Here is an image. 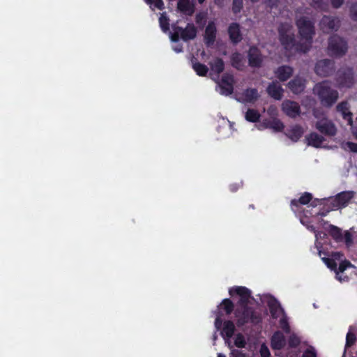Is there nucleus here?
I'll return each mask as SVG.
<instances>
[{
	"mask_svg": "<svg viewBox=\"0 0 357 357\" xmlns=\"http://www.w3.org/2000/svg\"><path fill=\"white\" fill-rule=\"evenodd\" d=\"M176 30L180 31L181 38L183 41L193 40L197 36V29L195 26V25L192 23H188L185 28L176 26Z\"/></svg>",
	"mask_w": 357,
	"mask_h": 357,
	"instance_id": "9b49d317",
	"label": "nucleus"
},
{
	"mask_svg": "<svg viewBox=\"0 0 357 357\" xmlns=\"http://www.w3.org/2000/svg\"><path fill=\"white\" fill-rule=\"evenodd\" d=\"M159 23L162 31L167 32L169 29V19L166 13H161L159 17Z\"/></svg>",
	"mask_w": 357,
	"mask_h": 357,
	"instance_id": "cd10ccee",
	"label": "nucleus"
},
{
	"mask_svg": "<svg viewBox=\"0 0 357 357\" xmlns=\"http://www.w3.org/2000/svg\"><path fill=\"white\" fill-rule=\"evenodd\" d=\"M303 357H316L315 352L312 349H307L303 355Z\"/></svg>",
	"mask_w": 357,
	"mask_h": 357,
	"instance_id": "5fc2aeb1",
	"label": "nucleus"
},
{
	"mask_svg": "<svg viewBox=\"0 0 357 357\" xmlns=\"http://www.w3.org/2000/svg\"><path fill=\"white\" fill-rule=\"evenodd\" d=\"M264 123L266 128L273 129L275 131H281L284 128L283 123L276 119L264 122Z\"/></svg>",
	"mask_w": 357,
	"mask_h": 357,
	"instance_id": "bb28decb",
	"label": "nucleus"
},
{
	"mask_svg": "<svg viewBox=\"0 0 357 357\" xmlns=\"http://www.w3.org/2000/svg\"><path fill=\"white\" fill-rule=\"evenodd\" d=\"M192 67H199V68H202V67H206V66H205L204 64L200 63H197L194 64L192 66Z\"/></svg>",
	"mask_w": 357,
	"mask_h": 357,
	"instance_id": "e2e57ef3",
	"label": "nucleus"
},
{
	"mask_svg": "<svg viewBox=\"0 0 357 357\" xmlns=\"http://www.w3.org/2000/svg\"><path fill=\"white\" fill-rule=\"evenodd\" d=\"M353 266L350 261L344 259L340 262L339 267L335 268V272L339 271V273H342L347 268Z\"/></svg>",
	"mask_w": 357,
	"mask_h": 357,
	"instance_id": "f704fd0d",
	"label": "nucleus"
},
{
	"mask_svg": "<svg viewBox=\"0 0 357 357\" xmlns=\"http://www.w3.org/2000/svg\"><path fill=\"white\" fill-rule=\"evenodd\" d=\"M285 344V340L281 332H276L272 337L271 346L274 349H280Z\"/></svg>",
	"mask_w": 357,
	"mask_h": 357,
	"instance_id": "4be33fe9",
	"label": "nucleus"
},
{
	"mask_svg": "<svg viewBox=\"0 0 357 357\" xmlns=\"http://www.w3.org/2000/svg\"><path fill=\"white\" fill-rule=\"evenodd\" d=\"M263 3L266 8L269 9L268 11L271 12L272 9L278 7V0H264Z\"/></svg>",
	"mask_w": 357,
	"mask_h": 357,
	"instance_id": "c9c22d12",
	"label": "nucleus"
},
{
	"mask_svg": "<svg viewBox=\"0 0 357 357\" xmlns=\"http://www.w3.org/2000/svg\"><path fill=\"white\" fill-rule=\"evenodd\" d=\"M267 112L270 115L274 116L277 113V109L275 107L271 106L268 109Z\"/></svg>",
	"mask_w": 357,
	"mask_h": 357,
	"instance_id": "052dcab7",
	"label": "nucleus"
},
{
	"mask_svg": "<svg viewBox=\"0 0 357 357\" xmlns=\"http://www.w3.org/2000/svg\"><path fill=\"white\" fill-rule=\"evenodd\" d=\"M342 148L344 150H347V151L348 150V151H351L352 152L357 153V144L356 143H354V142H347L343 143Z\"/></svg>",
	"mask_w": 357,
	"mask_h": 357,
	"instance_id": "58836bf2",
	"label": "nucleus"
},
{
	"mask_svg": "<svg viewBox=\"0 0 357 357\" xmlns=\"http://www.w3.org/2000/svg\"><path fill=\"white\" fill-rule=\"evenodd\" d=\"M307 229L314 233L316 231L315 228L312 225L307 226Z\"/></svg>",
	"mask_w": 357,
	"mask_h": 357,
	"instance_id": "0e129e2a",
	"label": "nucleus"
},
{
	"mask_svg": "<svg viewBox=\"0 0 357 357\" xmlns=\"http://www.w3.org/2000/svg\"><path fill=\"white\" fill-rule=\"evenodd\" d=\"M317 70H316V73L317 74H319L321 72L320 71H322L324 70V68H316Z\"/></svg>",
	"mask_w": 357,
	"mask_h": 357,
	"instance_id": "338daca9",
	"label": "nucleus"
},
{
	"mask_svg": "<svg viewBox=\"0 0 357 357\" xmlns=\"http://www.w3.org/2000/svg\"><path fill=\"white\" fill-rule=\"evenodd\" d=\"M205 0H198L199 3L202 4Z\"/></svg>",
	"mask_w": 357,
	"mask_h": 357,
	"instance_id": "774afa93",
	"label": "nucleus"
},
{
	"mask_svg": "<svg viewBox=\"0 0 357 357\" xmlns=\"http://www.w3.org/2000/svg\"><path fill=\"white\" fill-rule=\"evenodd\" d=\"M229 292L233 298L236 296L239 297L234 312L238 325H243L249 321L257 322L258 316L255 314L252 308L247 305L250 297V290L244 287H235L230 289Z\"/></svg>",
	"mask_w": 357,
	"mask_h": 357,
	"instance_id": "f257e3e1",
	"label": "nucleus"
},
{
	"mask_svg": "<svg viewBox=\"0 0 357 357\" xmlns=\"http://www.w3.org/2000/svg\"><path fill=\"white\" fill-rule=\"evenodd\" d=\"M336 278L340 281V282H344V281H347L348 280V277L347 276H344L342 277L341 273H339V271H336Z\"/></svg>",
	"mask_w": 357,
	"mask_h": 357,
	"instance_id": "13d9d810",
	"label": "nucleus"
},
{
	"mask_svg": "<svg viewBox=\"0 0 357 357\" xmlns=\"http://www.w3.org/2000/svg\"><path fill=\"white\" fill-rule=\"evenodd\" d=\"M307 140L309 145L319 148L322 145L324 138L316 132H312L307 137Z\"/></svg>",
	"mask_w": 357,
	"mask_h": 357,
	"instance_id": "5701e85b",
	"label": "nucleus"
},
{
	"mask_svg": "<svg viewBox=\"0 0 357 357\" xmlns=\"http://www.w3.org/2000/svg\"><path fill=\"white\" fill-rule=\"evenodd\" d=\"M228 33L231 41L234 43H237L242 39L239 25L236 23H233L229 26Z\"/></svg>",
	"mask_w": 357,
	"mask_h": 357,
	"instance_id": "6ab92c4d",
	"label": "nucleus"
},
{
	"mask_svg": "<svg viewBox=\"0 0 357 357\" xmlns=\"http://www.w3.org/2000/svg\"><path fill=\"white\" fill-rule=\"evenodd\" d=\"M343 241L348 248L353 244V236L349 231H346L343 234Z\"/></svg>",
	"mask_w": 357,
	"mask_h": 357,
	"instance_id": "ea45409f",
	"label": "nucleus"
},
{
	"mask_svg": "<svg viewBox=\"0 0 357 357\" xmlns=\"http://www.w3.org/2000/svg\"><path fill=\"white\" fill-rule=\"evenodd\" d=\"M279 40L286 50L296 51V46L301 43H296L295 36L292 25L289 22H280L278 26Z\"/></svg>",
	"mask_w": 357,
	"mask_h": 357,
	"instance_id": "7ed1b4c3",
	"label": "nucleus"
},
{
	"mask_svg": "<svg viewBox=\"0 0 357 357\" xmlns=\"http://www.w3.org/2000/svg\"><path fill=\"white\" fill-rule=\"evenodd\" d=\"M337 112L347 121L348 125H351L352 114L349 110V105L347 102H342L337 106Z\"/></svg>",
	"mask_w": 357,
	"mask_h": 357,
	"instance_id": "2eb2a0df",
	"label": "nucleus"
},
{
	"mask_svg": "<svg viewBox=\"0 0 357 357\" xmlns=\"http://www.w3.org/2000/svg\"><path fill=\"white\" fill-rule=\"evenodd\" d=\"M234 330L235 326L232 321H225V333L227 337H231L234 334Z\"/></svg>",
	"mask_w": 357,
	"mask_h": 357,
	"instance_id": "473e14b6",
	"label": "nucleus"
},
{
	"mask_svg": "<svg viewBox=\"0 0 357 357\" xmlns=\"http://www.w3.org/2000/svg\"><path fill=\"white\" fill-rule=\"evenodd\" d=\"M314 234H315L316 241H318L319 238H323L325 236V234H324V233H322L321 231H316L314 232ZM315 245L317 248V249H319V248H320V243H319L316 242Z\"/></svg>",
	"mask_w": 357,
	"mask_h": 357,
	"instance_id": "3c124183",
	"label": "nucleus"
},
{
	"mask_svg": "<svg viewBox=\"0 0 357 357\" xmlns=\"http://www.w3.org/2000/svg\"><path fill=\"white\" fill-rule=\"evenodd\" d=\"M302 127L295 125L291 126L286 132V135L293 142H297L303 135Z\"/></svg>",
	"mask_w": 357,
	"mask_h": 357,
	"instance_id": "412c9836",
	"label": "nucleus"
},
{
	"mask_svg": "<svg viewBox=\"0 0 357 357\" xmlns=\"http://www.w3.org/2000/svg\"><path fill=\"white\" fill-rule=\"evenodd\" d=\"M235 345L238 348H243L245 346V340L241 334H238L234 340Z\"/></svg>",
	"mask_w": 357,
	"mask_h": 357,
	"instance_id": "e433bc0d",
	"label": "nucleus"
},
{
	"mask_svg": "<svg viewBox=\"0 0 357 357\" xmlns=\"http://www.w3.org/2000/svg\"><path fill=\"white\" fill-rule=\"evenodd\" d=\"M180 37H181L180 31L176 30V27H175L174 31L171 36V40L173 42H178L179 40Z\"/></svg>",
	"mask_w": 357,
	"mask_h": 357,
	"instance_id": "8fccbe9b",
	"label": "nucleus"
},
{
	"mask_svg": "<svg viewBox=\"0 0 357 357\" xmlns=\"http://www.w3.org/2000/svg\"><path fill=\"white\" fill-rule=\"evenodd\" d=\"M342 257H343V255L341 252H333L332 255H331V258L334 259L335 261V260H339V261H342Z\"/></svg>",
	"mask_w": 357,
	"mask_h": 357,
	"instance_id": "864d4df0",
	"label": "nucleus"
},
{
	"mask_svg": "<svg viewBox=\"0 0 357 357\" xmlns=\"http://www.w3.org/2000/svg\"><path fill=\"white\" fill-rule=\"evenodd\" d=\"M177 8L182 13L192 16L195 10V6L194 2L183 1L177 3Z\"/></svg>",
	"mask_w": 357,
	"mask_h": 357,
	"instance_id": "aec40b11",
	"label": "nucleus"
},
{
	"mask_svg": "<svg viewBox=\"0 0 357 357\" xmlns=\"http://www.w3.org/2000/svg\"><path fill=\"white\" fill-rule=\"evenodd\" d=\"M260 354L261 357H270L271 355L268 348L265 344L261 346Z\"/></svg>",
	"mask_w": 357,
	"mask_h": 357,
	"instance_id": "09e8293b",
	"label": "nucleus"
},
{
	"mask_svg": "<svg viewBox=\"0 0 357 357\" xmlns=\"http://www.w3.org/2000/svg\"><path fill=\"white\" fill-rule=\"evenodd\" d=\"M299 343H300V340L298 337H296L294 335L290 336L289 340V346L294 347H296L297 345H298Z\"/></svg>",
	"mask_w": 357,
	"mask_h": 357,
	"instance_id": "49530a36",
	"label": "nucleus"
},
{
	"mask_svg": "<svg viewBox=\"0 0 357 357\" xmlns=\"http://www.w3.org/2000/svg\"><path fill=\"white\" fill-rule=\"evenodd\" d=\"M268 95L275 100H281L283 96V89L280 84L273 82L267 88Z\"/></svg>",
	"mask_w": 357,
	"mask_h": 357,
	"instance_id": "f3484780",
	"label": "nucleus"
},
{
	"mask_svg": "<svg viewBox=\"0 0 357 357\" xmlns=\"http://www.w3.org/2000/svg\"><path fill=\"white\" fill-rule=\"evenodd\" d=\"M217 29L213 22H210L206 27L204 35V41L206 47H210L214 45L216 39Z\"/></svg>",
	"mask_w": 357,
	"mask_h": 357,
	"instance_id": "9d476101",
	"label": "nucleus"
},
{
	"mask_svg": "<svg viewBox=\"0 0 357 357\" xmlns=\"http://www.w3.org/2000/svg\"><path fill=\"white\" fill-rule=\"evenodd\" d=\"M349 16L354 20L357 21V3H352L349 7Z\"/></svg>",
	"mask_w": 357,
	"mask_h": 357,
	"instance_id": "4c0bfd02",
	"label": "nucleus"
},
{
	"mask_svg": "<svg viewBox=\"0 0 357 357\" xmlns=\"http://www.w3.org/2000/svg\"><path fill=\"white\" fill-rule=\"evenodd\" d=\"M329 233L331 236L337 242L343 241V234L342 230L333 225L330 226Z\"/></svg>",
	"mask_w": 357,
	"mask_h": 357,
	"instance_id": "a878e982",
	"label": "nucleus"
},
{
	"mask_svg": "<svg viewBox=\"0 0 357 357\" xmlns=\"http://www.w3.org/2000/svg\"><path fill=\"white\" fill-rule=\"evenodd\" d=\"M331 5L335 8H340L344 3V0H330Z\"/></svg>",
	"mask_w": 357,
	"mask_h": 357,
	"instance_id": "603ef678",
	"label": "nucleus"
},
{
	"mask_svg": "<svg viewBox=\"0 0 357 357\" xmlns=\"http://www.w3.org/2000/svg\"><path fill=\"white\" fill-rule=\"evenodd\" d=\"M275 74L280 81H285L292 75V68H277Z\"/></svg>",
	"mask_w": 357,
	"mask_h": 357,
	"instance_id": "b1692460",
	"label": "nucleus"
},
{
	"mask_svg": "<svg viewBox=\"0 0 357 357\" xmlns=\"http://www.w3.org/2000/svg\"><path fill=\"white\" fill-rule=\"evenodd\" d=\"M354 192L346 191L337 194L331 199L333 209H340L346 207L354 197Z\"/></svg>",
	"mask_w": 357,
	"mask_h": 357,
	"instance_id": "0eeeda50",
	"label": "nucleus"
},
{
	"mask_svg": "<svg viewBox=\"0 0 357 357\" xmlns=\"http://www.w3.org/2000/svg\"><path fill=\"white\" fill-rule=\"evenodd\" d=\"M231 355L233 357H245V355L238 350L233 351Z\"/></svg>",
	"mask_w": 357,
	"mask_h": 357,
	"instance_id": "bf43d9fd",
	"label": "nucleus"
},
{
	"mask_svg": "<svg viewBox=\"0 0 357 357\" xmlns=\"http://www.w3.org/2000/svg\"><path fill=\"white\" fill-rule=\"evenodd\" d=\"M241 54H234L232 56V61H233L232 65L237 64L239 62V61L241 60Z\"/></svg>",
	"mask_w": 357,
	"mask_h": 357,
	"instance_id": "4d7b16f0",
	"label": "nucleus"
},
{
	"mask_svg": "<svg viewBox=\"0 0 357 357\" xmlns=\"http://www.w3.org/2000/svg\"><path fill=\"white\" fill-rule=\"evenodd\" d=\"M296 24L302 39L305 40V42L301 43V45L296 46V51L305 53L311 46L312 36L314 34V26L309 17L298 13L296 15Z\"/></svg>",
	"mask_w": 357,
	"mask_h": 357,
	"instance_id": "f03ea898",
	"label": "nucleus"
},
{
	"mask_svg": "<svg viewBox=\"0 0 357 357\" xmlns=\"http://www.w3.org/2000/svg\"><path fill=\"white\" fill-rule=\"evenodd\" d=\"M354 75L351 68H346L339 75L337 82L341 86L350 87L354 83Z\"/></svg>",
	"mask_w": 357,
	"mask_h": 357,
	"instance_id": "4468645a",
	"label": "nucleus"
},
{
	"mask_svg": "<svg viewBox=\"0 0 357 357\" xmlns=\"http://www.w3.org/2000/svg\"><path fill=\"white\" fill-rule=\"evenodd\" d=\"M225 94L229 95L232 93L233 86L232 84L234 83V78L231 75H225Z\"/></svg>",
	"mask_w": 357,
	"mask_h": 357,
	"instance_id": "c85d7f7f",
	"label": "nucleus"
},
{
	"mask_svg": "<svg viewBox=\"0 0 357 357\" xmlns=\"http://www.w3.org/2000/svg\"><path fill=\"white\" fill-rule=\"evenodd\" d=\"M280 317H281V319H280V326L284 331L288 332L289 331V326H288L287 321V319H286V317L284 316V314H283V315H281Z\"/></svg>",
	"mask_w": 357,
	"mask_h": 357,
	"instance_id": "de8ad7c7",
	"label": "nucleus"
},
{
	"mask_svg": "<svg viewBox=\"0 0 357 357\" xmlns=\"http://www.w3.org/2000/svg\"><path fill=\"white\" fill-rule=\"evenodd\" d=\"M267 305L270 309L271 314L274 319L280 317L283 315L284 310L279 302L273 297H269L267 301Z\"/></svg>",
	"mask_w": 357,
	"mask_h": 357,
	"instance_id": "ddd939ff",
	"label": "nucleus"
},
{
	"mask_svg": "<svg viewBox=\"0 0 357 357\" xmlns=\"http://www.w3.org/2000/svg\"><path fill=\"white\" fill-rule=\"evenodd\" d=\"M288 86L294 93L298 94L305 89V80L301 77H296L288 83Z\"/></svg>",
	"mask_w": 357,
	"mask_h": 357,
	"instance_id": "a211bd4d",
	"label": "nucleus"
},
{
	"mask_svg": "<svg viewBox=\"0 0 357 357\" xmlns=\"http://www.w3.org/2000/svg\"><path fill=\"white\" fill-rule=\"evenodd\" d=\"M351 126L352 133L355 136V137L357 139V117L356 118L354 124L351 123Z\"/></svg>",
	"mask_w": 357,
	"mask_h": 357,
	"instance_id": "6e6d98bb",
	"label": "nucleus"
},
{
	"mask_svg": "<svg viewBox=\"0 0 357 357\" xmlns=\"http://www.w3.org/2000/svg\"><path fill=\"white\" fill-rule=\"evenodd\" d=\"M320 26L326 33L336 31L340 26V20L336 17L324 16L320 22Z\"/></svg>",
	"mask_w": 357,
	"mask_h": 357,
	"instance_id": "1a4fd4ad",
	"label": "nucleus"
},
{
	"mask_svg": "<svg viewBox=\"0 0 357 357\" xmlns=\"http://www.w3.org/2000/svg\"><path fill=\"white\" fill-rule=\"evenodd\" d=\"M259 97L258 91L255 89L245 90L239 97V100L243 102H254Z\"/></svg>",
	"mask_w": 357,
	"mask_h": 357,
	"instance_id": "dca6fc26",
	"label": "nucleus"
},
{
	"mask_svg": "<svg viewBox=\"0 0 357 357\" xmlns=\"http://www.w3.org/2000/svg\"><path fill=\"white\" fill-rule=\"evenodd\" d=\"M175 51H176V52H181V51H182V46H180L179 47H176V48H175Z\"/></svg>",
	"mask_w": 357,
	"mask_h": 357,
	"instance_id": "69168bd1",
	"label": "nucleus"
},
{
	"mask_svg": "<svg viewBox=\"0 0 357 357\" xmlns=\"http://www.w3.org/2000/svg\"><path fill=\"white\" fill-rule=\"evenodd\" d=\"M243 7V0H233L232 10L236 13L241 11Z\"/></svg>",
	"mask_w": 357,
	"mask_h": 357,
	"instance_id": "c03bdc74",
	"label": "nucleus"
},
{
	"mask_svg": "<svg viewBox=\"0 0 357 357\" xmlns=\"http://www.w3.org/2000/svg\"><path fill=\"white\" fill-rule=\"evenodd\" d=\"M322 261L327 265L328 268H330L331 270L335 271V268L337 267V264L334 261V259L332 258H327V257H322Z\"/></svg>",
	"mask_w": 357,
	"mask_h": 357,
	"instance_id": "79ce46f5",
	"label": "nucleus"
},
{
	"mask_svg": "<svg viewBox=\"0 0 357 357\" xmlns=\"http://www.w3.org/2000/svg\"><path fill=\"white\" fill-rule=\"evenodd\" d=\"M356 342V335L351 332H348L346 337V347H349Z\"/></svg>",
	"mask_w": 357,
	"mask_h": 357,
	"instance_id": "a19ab883",
	"label": "nucleus"
},
{
	"mask_svg": "<svg viewBox=\"0 0 357 357\" xmlns=\"http://www.w3.org/2000/svg\"><path fill=\"white\" fill-rule=\"evenodd\" d=\"M312 195L309 192H305L303 195L301 196V197L296 200L294 199L291 201V204L292 206H298V204H307L312 199Z\"/></svg>",
	"mask_w": 357,
	"mask_h": 357,
	"instance_id": "393cba45",
	"label": "nucleus"
},
{
	"mask_svg": "<svg viewBox=\"0 0 357 357\" xmlns=\"http://www.w3.org/2000/svg\"><path fill=\"white\" fill-rule=\"evenodd\" d=\"M263 59L262 55L257 47H252L250 48L248 51V60L251 66L257 67L261 66Z\"/></svg>",
	"mask_w": 357,
	"mask_h": 357,
	"instance_id": "f8f14e48",
	"label": "nucleus"
},
{
	"mask_svg": "<svg viewBox=\"0 0 357 357\" xmlns=\"http://www.w3.org/2000/svg\"><path fill=\"white\" fill-rule=\"evenodd\" d=\"M207 13L202 11L197 13L195 16V22L201 28H203L206 23Z\"/></svg>",
	"mask_w": 357,
	"mask_h": 357,
	"instance_id": "c756f323",
	"label": "nucleus"
},
{
	"mask_svg": "<svg viewBox=\"0 0 357 357\" xmlns=\"http://www.w3.org/2000/svg\"><path fill=\"white\" fill-rule=\"evenodd\" d=\"M331 65H333V61L326 59L319 61L317 67H326Z\"/></svg>",
	"mask_w": 357,
	"mask_h": 357,
	"instance_id": "a18cd8bd",
	"label": "nucleus"
},
{
	"mask_svg": "<svg viewBox=\"0 0 357 357\" xmlns=\"http://www.w3.org/2000/svg\"><path fill=\"white\" fill-rule=\"evenodd\" d=\"M328 51L332 55L342 56L347 51V42L342 38L334 35L328 39Z\"/></svg>",
	"mask_w": 357,
	"mask_h": 357,
	"instance_id": "39448f33",
	"label": "nucleus"
},
{
	"mask_svg": "<svg viewBox=\"0 0 357 357\" xmlns=\"http://www.w3.org/2000/svg\"><path fill=\"white\" fill-rule=\"evenodd\" d=\"M310 5L316 8L324 10L327 8V4L324 0H311Z\"/></svg>",
	"mask_w": 357,
	"mask_h": 357,
	"instance_id": "72a5a7b5",
	"label": "nucleus"
},
{
	"mask_svg": "<svg viewBox=\"0 0 357 357\" xmlns=\"http://www.w3.org/2000/svg\"><path fill=\"white\" fill-rule=\"evenodd\" d=\"M145 3L149 6L150 8L154 10L155 8L158 10H163L165 8L164 2L162 0H144Z\"/></svg>",
	"mask_w": 357,
	"mask_h": 357,
	"instance_id": "7c9ffc66",
	"label": "nucleus"
},
{
	"mask_svg": "<svg viewBox=\"0 0 357 357\" xmlns=\"http://www.w3.org/2000/svg\"><path fill=\"white\" fill-rule=\"evenodd\" d=\"M313 91L318 96L321 104L324 106L331 107L336 102L338 98L337 91L332 89L326 82L316 84Z\"/></svg>",
	"mask_w": 357,
	"mask_h": 357,
	"instance_id": "20e7f679",
	"label": "nucleus"
},
{
	"mask_svg": "<svg viewBox=\"0 0 357 357\" xmlns=\"http://www.w3.org/2000/svg\"><path fill=\"white\" fill-rule=\"evenodd\" d=\"M282 110L291 118H295L301 114V107L298 103L289 100H285L282 102Z\"/></svg>",
	"mask_w": 357,
	"mask_h": 357,
	"instance_id": "6e6552de",
	"label": "nucleus"
},
{
	"mask_svg": "<svg viewBox=\"0 0 357 357\" xmlns=\"http://www.w3.org/2000/svg\"><path fill=\"white\" fill-rule=\"evenodd\" d=\"M260 114L255 109H248L245 113V119L248 121L256 122L259 120Z\"/></svg>",
	"mask_w": 357,
	"mask_h": 357,
	"instance_id": "2f4dec72",
	"label": "nucleus"
},
{
	"mask_svg": "<svg viewBox=\"0 0 357 357\" xmlns=\"http://www.w3.org/2000/svg\"><path fill=\"white\" fill-rule=\"evenodd\" d=\"M224 304H225V312L227 314H230L233 311L234 307L233 302L229 299L225 298Z\"/></svg>",
	"mask_w": 357,
	"mask_h": 357,
	"instance_id": "37998d69",
	"label": "nucleus"
},
{
	"mask_svg": "<svg viewBox=\"0 0 357 357\" xmlns=\"http://www.w3.org/2000/svg\"><path fill=\"white\" fill-rule=\"evenodd\" d=\"M215 67H223V59H219L218 60V65Z\"/></svg>",
	"mask_w": 357,
	"mask_h": 357,
	"instance_id": "680f3d73",
	"label": "nucleus"
},
{
	"mask_svg": "<svg viewBox=\"0 0 357 357\" xmlns=\"http://www.w3.org/2000/svg\"><path fill=\"white\" fill-rule=\"evenodd\" d=\"M315 128L321 133L328 136H334L337 133V128L335 124L325 116L319 118L316 121Z\"/></svg>",
	"mask_w": 357,
	"mask_h": 357,
	"instance_id": "423d86ee",
	"label": "nucleus"
}]
</instances>
